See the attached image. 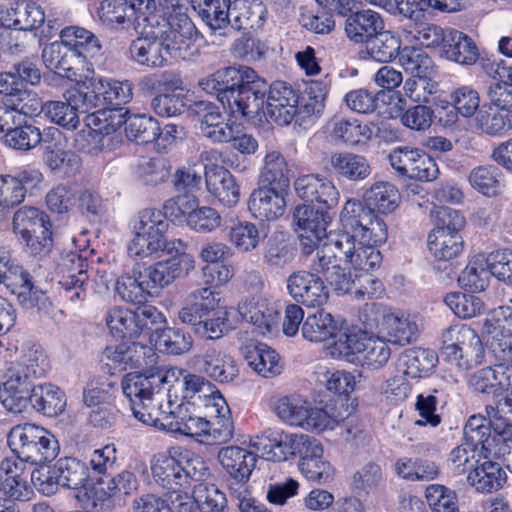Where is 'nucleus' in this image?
<instances>
[{
  "instance_id": "obj_1",
  "label": "nucleus",
  "mask_w": 512,
  "mask_h": 512,
  "mask_svg": "<svg viewBox=\"0 0 512 512\" xmlns=\"http://www.w3.org/2000/svg\"><path fill=\"white\" fill-rule=\"evenodd\" d=\"M343 227L344 264L368 272L382 263L383 257L378 246L388 237L387 226L382 218L356 199H349L340 213Z\"/></svg>"
},
{
  "instance_id": "obj_2",
  "label": "nucleus",
  "mask_w": 512,
  "mask_h": 512,
  "mask_svg": "<svg viewBox=\"0 0 512 512\" xmlns=\"http://www.w3.org/2000/svg\"><path fill=\"white\" fill-rule=\"evenodd\" d=\"M166 376L129 373L121 381L124 396L128 399L133 416L141 423L156 427L166 410L163 402L168 394L164 391Z\"/></svg>"
},
{
  "instance_id": "obj_3",
  "label": "nucleus",
  "mask_w": 512,
  "mask_h": 512,
  "mask_svg": "<svg viewBox=\"0 0 512 512\" xmlns=\"http://www.w3.org/2000/svg\"><path fill=\"white\" fill-rule=\"evenodd\" d=\"M168 228L169 222L161 210H141L133 225L134 236L128 244V254L132 257L147 258L161 251H183L185 244L181 239L167 240Z\"/></svg>"
},
{
  "instance_id": "obj_4",
  "label": "nucleus",
  "mask_w": 512,
  "mask_h": 512,
  "mask_svg": "<svg viewBox=\"0 0 512 512\" xmlns=\"http://www.w3.org/2000/svg\"><path fill=\"white\" fill-rule=\"evenodd\" d=\"M272 410L285 424L311 432L332 430L343 419L329 405L319 407L299 394L282 395L272 401Z\"/></svg>"
},
{
  "instance_id": "obj_5",
  "label": "nucleus",
  "mask_w": 512,
  "mask_h": 512,
  "mask_svg": "<svg viewBox=\"0 0 512 512\" xmlns=\"http://www.w3.org/2000/svg\"><path fill=\"white\" fill-rule=\"evenodd\" d=\"M7 441L13 454L33 465L51 462L59 451L58 441L51 433L30 423L14 426Z\"/></svg>"
},
{
  "instance_id": "obj_6",
  "label": "nucleus",
  "mask_w": 512,
  "mask_h": 512,
  "mask_svg": "<svg viewBox=\"0 0 512 512\" xmlns=\"http://www.w3.org/2000/svg\"><path fill=\"white\" fill-rule=\"evenodd\" d=\"M360 319L371 334L381 335L388 343L405 346L418 337L419 326L414 318L395 314L381 304L366 305Z\"/></svg>"
},
{
  "instance_id": "obj_7",
  "label": "nucleus",
  "mask_w": 512,
  "mask_h": 512,
  "mask_svg": "<svg viewBox=\"0 0 512 512\" xmlns=\"http://www.w3.org/2000/svg\"><path fill=\"white\" fill-rule=\"evenodd\" d=\"M195 407L196 405L189 401L175 404L171 399V394H168V410L164 412L156 428L193 438L208 436L211 430V421L207 419V415H197Z\"/></svg>"
},
{
  "instance_id": "obj_8",
  "label": "nucleus",
  "mask_w": 512,
  "mask_h": 512,
  "mask_svg": "<svg viewBox=\"0 0 512 512\" xmlns=\"http://www.w3.org/2000/svg\"><path fill=\"white\" fill-rule=\"evenodd\" d=\"M218 460L226 473V486L231 496H240L249 488L250 477L256 468V453L240 446L222 447Z\"/></svg>"
},
{
  "instance_id": "obj_9",
  "label": "nucleus",
  "mask_w": 512,
  "mask_h": 512,
  "mask_svg": "<svg viewBox=\"0 0 512 512\" xmlns=\"http://www.w3.org/2000/svg\"><path fill=\"white\" fill-rule=\"evenodd\" d=\"M156 36L162 38L168 59L192 60L199 54L198 31L191 19L163 22L157 25Z\"/></svg>"
},
{
  "instance_id": "obj_10",
  "label": "nucleus",
  "mask_w": 512,
  "mask_h": 512,
  "mask_svg": "<svg viewBox=\"0 0 512 512\" xmlns=\"http://www.w3.org/2000/svg\"><path fill=\"white\" fill-rule=\"evenodd\" d=\"M388 159L398 174L411 179L433 181L439 172L436 162L418 148L397 147L389 153Z\"/></svg>"
},
{
  "instance_id": "obj_11",
  "label": "nucleus",
  "mask_w": 512,
  "mask_h": 512,
  "mask_svg": "<svg viewBox=\"0 0 512 512\" xmlns=\"http://www.w3.org/2000/svg\"><path fill=\"white\" fill-rule=\"evenodd\" d=\"M286 282L289 295L306 307H321L329 299V290L323 279L311 271H295Z\"/></svg>"
},
{
  "instance_id": "obj_12",
  "label": "nucleus",
  "mask_w": 512,
  "mask_h": 512,
  "mask_svg": "<svg viewBox=\"0 0 512 512\" xmlns=\"http://www.w3.org/2000/svg\"><path fill=\"white\" fill-rule=\"evenodd\" d=\"M194 364L201 373L219 384L234 383L240 374L235 358L217 347L207 348L196 355Z\"/></svg>"
},
{
  "instance_id": "obj_13",
  "label": "nucleus",
  "mask_w": 512,
  "mask_h": 512,
  "mask_svg": "<svg viewBox=\"0 0 512 512\" xmlns=\"http://www.w3.org/2000/svg\"><path fill=\"white\" fill-rule=\"evenodd\" d=\"M139 37L132 41L130 54L139 65L156 68L167 64V51L160 36H156L157 25H143V28L135 30Z\"/></svg>"
},
{
  "instance_id": "obj_14",
  "label": "nucleus",
  "mask_w": 512,
  "mask_h": 512,
  "mask_svg": "<svg viewBox=\"0 0 512 512\" xmlns=\"http://www.w3.org/2000/svg\"><path fill=\"white\" fill-rule=\"evenodd\" d=\"M298 103L297 91L285 82L276 81L269 87L265 116L279 126H286L296 117Z\"/></svg>"
},
{
  "instance_id": "obj_15",
  "label": "nucleus",
  "mask_w": 512,
  "mask_h": 512,
  "mask_svg": "<svg viewBox=\"0 0 512 512\" xmlns=\"http://www.w3.org/2000/svg\"><path fill=\"white\" fill-rule=\"evenodd\" d=\"M297 195L305 202L322 205V208L335 207L340 194L334 183L319 174H307L298 177L294 182Z\"/></svg>"
},
{
  "instance_id": "obj_16",
  "label": "nucleus",
  "mask_w": 512,
  "mask_h": 512,
  "mask_svg": "<svg viewBox=\"0 0 512 512\" xmlns=\"http://www.w3.org/2000/svg\"><path fill=\"white\" fill-rule=\"evenodd\" d=\"M61 269L64 275L59 284L64 289L65 297L72 302L83 301L86 297L84 286L89 278L86 258L70 252L62 259Z\"/></svg>"
},
{
  "instance_id": "obj_17",
  "label": "nucleus",
  "mask_w": 512,
  "mask_h": 512,
  "mask_svg": "<svg viewBox=\"0 0 512 512\" xmlns=\"http://www.w3.org/2000/svg\"><path fill=\"white\" fill-rule=\"evenodd\" d=\"M283 189L261 185L255 189L248 199V210L251 215L261 221L279 218L285 211Z\"/></svg>"
},
{
  "instance_id": "obj_18",
  "label": "nucleus",
  "mask_w": 512,
  "mask_h": 512,
  "mask_svg": "<svg viewBox=\"0 0 512 512\" xmlns=\"http://www.w3.org/2000/svg\"><path fill=\"white\" fill-rule=\"evenodd\" d=\"M190 267H192L191 261L188 262L186 257H172L146 267L141 271V278L146 281V286L151 292L153 289L169 286L176 279L187 274Z\"/></svg>"
},
{
  "instance_id": "obj_19",
  "label": "nucleus",
  "mask_w": 512,
  "mask_h": 512,
  "mask_svg": "<svg viewBox=\"0 0 512 512\" xmlns=\"http://www.w3.org/2000/svg\"><path fill=\"white\" fill-rule=\"evenodd\" d=\"M231 0H199V15L211 29L213 44H222L230 36L229 17Z\"/></svg>"
},
{
  "instance_id": "obj_20",
  "label": "nucleus",
  "mask_w": 512,
  "mask_h": 512,
  "mask_svg": "<svg viewBox=\"0 0 512 512\" xmlns=\"http://www.w3.org/2000/svg\"><path fill=\"white\" fill-rule=\"evenodd\" d=\"M32 380L8 369V377L0 389V401L12 413H21L31 404Z\"/></svg>"
},
{
  "instance_id": "obj_21",
  "label": "nucleus",
  "mask_w": 512,
  "mask_h": 512,
  "mask_svg": "<svg viewBox=\"0 0 512 512\" xmlns=\"http://www.w3.org/2000/svg\"><path fill=\"white\" fill-rule=\"evenodd\" d=\"M346 17L345 33L357 44L366 45L385 26L381 15L370 9L352 11Z\"/></svg>"
},
{
  "instance_id": "obj_22",
  "label": "nucleus",
  "mask_w": 512,
  "mask_h": 512,
  "mask_svg": "<svg viewBox=\"0 0 512 512\" xmlns=\"http://www.w3.org/2000/svg\"><path fill=\"white\" fill-rule=\"evenodd\" d=\"M344 263L343 234L330 232L311 261V272L325 277Z\"/></svg>"
},
{
  "instance_id": "obj_23",
  "label": "nucleus",
  "mask_w": 512,
  "mask_h": 512,
  "mask_svg": "<svg viewBox=\"0 0 512 512\" xmlns=\"http://www.w3.org/2000/svg\"><path fill=\"white\" fill-rule=\"evenodd\" d=\"M208 191L222 204L235 206L240 199V188L234 176L225 168L214 166L205 172Z\"/></svg>"
},
{
  "instance_id": "obj_24",
  "label": "nucleus",
  "mask_w": 512,
  "mask_h": 512,
  "mask_svg": "<svg viewBox=\"0 0 512 512\" xmlns=\"http://www.w3.org/2000/svg\"><path fill=\"white\" fill-rule=\"evenodd\" d=\"M201 114L200 132L213 143H227L232 138V125L212 103L200 101L196 104Z\"/></svg>"
},
{
  "instance_id": "obj_25",
  "label": "nucleus",
  "mask_w": 512,
  "mask_h": 512,
  "mask_svg": "<svg viewBox=\"0 0 512 512\" xmlns=\"http://www.w3.org/2000/svg\"><path fill=\"white\" fill-rule=\"evenodd\" d=\"M266 92L267 89H233L229 94L230 101L226 106L230 109L231 114L235 117L243 116L252 119L260 115L265 116Z\"/></svg>"
},
{
  "instance_id": "obj_26",
  "label": "nucleus",
  "mask_w": 512,
  "mask_h": 512,
  "mask_svg": "<svg viewBox=\"0 0 512 512\" xmlns=\"http://www.w3.org/2000/svg\"><path fill=\"white\" fill-rule=\"evenodd\" d=\"M102 78L92 77L86 82L77 84L64 93L67 101L75 108L77 114L88 113L92 109L104 106L101 96L103 91Z\"/></svg>"
},
{
  "instance_id": "obj_27",
  "label": "nucleus",
  "mask_w": 512,
  "mask_h": 512,
  "mask_svg": "<svg viewBox=\"0 0 512 512\" xmlns=\"http://www.w3.org/2000/svg\"><path fill=\"white\" fill-rule=\"evenodd\" d=\"M178 460V451H175L174 455L159 454L155 456L151 466L155 483L174 493L183 487V468Z\"/></svg>"
},
{
  "instance_id": "obj_28",
  "label": "nucleus",
  "mask_w": 512,
  "mask_h": 512,
  "mask_svg": "<svg viewBox=\"0 0 512 512\" xmlns=\"http://www.w3.org/2000/svg\"><path fill=\"white\" fill-rule=\"evenodd\" d=\"M238 311L245 321L252 323L263 333L271 332L279 320L276 306L265 299L246 300L239 304Z\"/></svg>"
},
{
  "instance_id": "obj_29",
  "label": "nucleus",
  "mask_w": 512,
  "mask_h": 512,
  "mask_svg": "<svg viewBox=\"0 0 512 512\" xmlns=\"http://www.w3.org/2000/svg\"><path fill=\"white\" fill-rule=\"evenodd\" d=\"M265 13L264 5L258 0L231 1L229 29L231 31L260 27Z\"/></svg>"
},
{
  "instance_id": "obj_30",
  "label": "nucleus",
  "mask_w": 512,
  "mask_h": 512,
  "mask_svg": "<svg viewBox=\"0 0 512 512\" xmlns=\"http://www.w3.org/2000/svg\"><path fill=\"white\" fill-rule=\"evenodd\" d=\"M329 164L335 175L349 181H362L371 174L370 163L359 154L336 152L331 154Z\"/></svg>"
},
{
  "instance_id": "obj_31",
  "label": "nucleus",
  "mask_w": 512,
  "mask_h": 512,
  "mask_svg": "<svg viewBox=\"0 0 512 512\" xmlns=\"http://www.w3.org/2000/svg\"><path fill=\"white\" fill-rule=\"evenodd\" d=\"M31 405L45 416L55 417L61 414L66 406L64 392L51 383L33 386Z\"/></svg>"
},
{
  "instance_id": "obj_32",
  "label": "nucleus",
  "mask_w": 512,
  "mask_h": 512,
  "mask_svg": "<svg viewBox=\"0 0 512 512\" xmlns=\"http://www.w3.org/2000/svg\"><path fill=\"white\" fill-rule=\"evenodd\" d=\"M442 48L448 59L464 65L474 64L479 56L474 41L465 33L455 29L446 30V39Z\"/></svg>"
},
{
  "instance_id": "obj_33",
  "label": "nucleus",
  "mask_w": 512,
  "mask_h": 512,
  "mask_svg": "<svg viewBox=\"0 0 512 512\" xmlns=\"http://www.w3.org/2000/svg\"><path fill=\"white\" fill-rule=\"evenodd\" d=\"M506 478V472L500 464L492 461L477 464L467 475L468 483L481 493L497 491L502 488Z\"/></svg>"
},
{
  "instance_id": "obj_34",
  "label": "nucleus",
  "mask_w": 512,
  "mask_h": 512,
  "mask_svg": "<svg viewBox=\"0 0 512 512\" xmlns=\"http://www.w3.org/2000/svg\"><path fill=\"white\" fill-rule=\"evenodd\" d=\"M365 205L359 201L364 208L374 213H391L399 204L400 195L396 186L390 182L379 181L374 183L363 195Z\"/></svg>"
},
{
  "instance_id": "obj_35",
  "label": "nucleus",
  "mask_w": 512,
  "mask_h": 512,
  "mask_svg": "<svg viewBox=\"0 0 512 512\" xmlns=\"http://www.w3.org/2000/svg\"><path fill=\"white\" fill-rule=\"evenodd\" d=\"M49 367L47 357L40 346L26 343L19 358L10 366L14 372L31 380L43 376Z\"/></svg>"
},
{
  "instance_id": "obj_36",
  "label": "nucleus",
  "mask_w": 512,
  "mask_h": 512,
  "mask_svg": "<svg viewBox=\"0 0 512 512\" xmlns=\"http://www.w3.org/2000/svg\"><path fill=\"white\" fill-rule=\"evenodd\" d=\"M244 356L248 365L263 377L277 375L281 372L279 355L264 343L247 345Z\"/></svg>"
},
{
  "instance_id": "obj_37",
  "label": "nucleus",
  "mask_w": 512,
  "mask_h": 512,
  "mask_svg": "<svg viewBox=\"0 0 512 512\" xmlns=\"http://www.w3.org/2000/svg\"><path fill=\"white\" fill-rule=\"evenodd\" d=\"M370 330L366 329H346L344 331L338 328L334 343L329 347V353L334 358L344 359L353 362L355 356L361 353L367 334Z\"/></svg>"
},
{
  "instance_id": "obj_38",
  "label": "nucleus",
  "mask_w": 512,
  "mask_h": 512,
  "mask_svg": "<svg viewBox=\"0 0 512 512\" xmlns=\"http://www.w3.org/2000/svg\"><path fill=\"white\" fill-rule=\"evenodd\" d=\"M60 38L72 51L85 60L99 55L101 44L99 39L90 31L81 27H66L61 31Z\"/></svg>"
},
{
  "instance_id": "obj_39",
  "label": "nucleus",
  "mask_w": 512,
  "mask_h": 512,
  "mask_svg": "<svg viewBox=\"0 0 512 512\" xmlns=\"http://www.w3.org/2000/svg\"><path fill=\"white\" fill-rule=\"evenodd\" d=\"M293 220L300 231L305 233H316L326 235L327 227L331 223V216L328 209L315 208L311 205H299L293 213Z\"/></svg>"
},
{
  "instance_id": "obj_40",
  "label": "nucleus",
  "mask_w": 512,
  "mask_h": 512,
  "mask_svg": "<svg viewBox=\"0 0 512 512\" xmlns=\"http://www.w3.org/2000/svg\"><path fill=\"white\" fill-rule=\"evenodd\" d=\"M337 331V322L324 310L308 315L301 328L303 337L310 342L326 341L337 336Z\"/></svg>"
},
{
  "instance_id": "obj_41",
  "label": "nucleus",
  "mask_w": 512,
  "mask_h": 512,
  "mask_svg": "<svg viewBox=\"0 0 512 512\" xmlns=\"http://www.w3.org/2000/svg\"><path fill=\"white\" fill-rule=\"evenodd\" d=\"M428 249L436 260L448 261L462 252L463 240L460 234L433 229L428 235Z\"/></svg>"
},
{
  "instance_id": "obj_42",
  "label": "nucleus",
  "mask_w": 512,
  "mask_h": 512,
  "mask_svg": "<svg viewBox=\"0 0 512 512\" xmlns=\"http://www.w3.org/2000/svg\"><path fill=\"white\" fill-rule=\"evenodd\" d=\"M135 310L122 306L111 307L105 316L110 333L117 339L138 338V328L135 322Z\"/></svg>"
},
{
  "instance_id": "obj_43",
  "label": "nucleus",
  "mask_w": 512,
  "mask_h": 512,
  "mask_svg": "<svg viewBox=\"0 0 512 512\" xmlns=\"http://www.w3.org/2000/svg\"><path fill=\"white\" fill-rule=\"evenodd\" d=\"M288 174V165L283 155L279 151H270L264 158V167L260 174V185L284 190L289 186Z\"/></svg>"
},
{
  "instance_id": "obj_44",
  "label": "nucleus",
  "mask_w": 512,
  "mask_h": 512,
  "mask_svg": "<svg viewBox=\"0 0 512 512\" xmlns=\"http://www.w3.org/2000/svg\"><path fill=\"white\" fill-rule=\"evenodd\" d=\"M56 472L61 486L69 489L85 488L89 482V468L76 458H61L56 462Z\"/></svg>"
},
{
  "instance_id": "obj_45",
  "label": "nucleus",
  "mask_w": 512,
  "mask_h": 512,
  "mask_svg": "<svg viewBox=\"0 0 512 512\" xmlns=\"http://www.w3.org/2000/svg\"><path fill=\"white\" fill-rule=\"evenodd\" d=\"M13 229L21 237L39 233H46L50 228L47 215L35 207L24 206L18 209L13 216Z\"/></svg>"
},
{
  "instance_id": "obj_46",
  "label": "nucleus",
  "mask_w": 512,
  "mask_h": 512,
  "mask_svg": "<svg viewBox=\"0 0 512 512\" xmlns=\"http://www.w3.org/2000/svg\"><path fill=\"white\" fill-rule=\"evenodd\" d=\"M294 258L295 248L283 235H273L267 240L263 253V263L270 269H283Z\"/></svg>"
},
{
  "instance_id": "obj_47",
  "label": "nucleus",
  "mask_w": 512,
  "mask_h": 512,
  "mask_svg": "<svg viewBox=\"0 0 512 512\" xmlns=\"http://www.w3.org/2000/svg\"><path fill=\"white\" fill-rule=\"evenodd\" d=\"M401 49L400 38L393 32L385 30V27L366 44L367 53L371 58L382 63L398 57Z\"/></svg>"
},
{
  "instance_id": "obj_48",
  "label": "nucleus",
  "mask_w": 512,
  "mask_h": 512,
  "mask_svg": "<svg viewBox=\"0 0 512 512\" xmlns=\"http://www.w3.org/2000/svg\"><path fill=\"white\" fill-rule=\"evenodd\" d=\"M490 273L485 264V256L473 257L458 276L459 285L465 290L476 293L484 291L489 285Z\"/></svg>"
},
{
  "instance_id": "obj_49",
  "label": "nucleus",
  "mask_w": 512,
  "mask_h": 512,
  "mask_svg": "<svg viewBox=\"0 0 512 512\" xmlns=\"http://www.w3.org/2000/svg\"><path fill=\"white\" fill-rule=\"evenodd\" d=\"M115 290L123 301L134 305L144 304L151 295L146 281L141 278V271L121 275L116 281Z\"/></svg>"
},
{
  "instance_id": "obj_50",
  "label": "nucleus",
  "mask_w": 512,
  "mask_h": 512,
  "mask_svg": "<svg viewBox=\"0 0 512 512\" xmlns=\"http://www.w3.org/2000/svg\"><path fill=\"white\" fill-rule=\"evenodd\" d=\"M100 21L110 29L134 28L133 19L125 0H103L98 9Z\"/></svg>"
},
{
  "instance_id": "obj_51",
  "label": "nucleus",
  "mask_w": 512,
  "mask_h": 512,
  "mask_svg": "<svg viewBox=\"0 0 512 512\" xmlns=\"http://www.w3.org/2000/svg\"><path fill=\"white\" fill-rule=\"evenodd\" d=\"M438 363L435 351L425 348H413L404 352L403 364L405 375L412 378L422 377L430 373Z\"/></svg>"
},
{
  "instance_id": "obj_52",
  "label": "nucleus",
  "mask_w": 512,
  "mask_h": 512,
  "mask_svg": "<svg viewBox=\"0 0 512 512\" xmlns=\"http://www.w3.org/2000/svg\"><path fill=\"white\" fill-rule=\"evenodd\" d=\"M482 332L491 337L490 350L500 363L512 361V331L510 329L501 328L497 322L486 319Z\"/></svg>"
},
{
  "instance_id": "obj_53",
  "label": "nucleus",
  "mask_w": 512,
  "mask_h": 512,
  "mask_svg": "<svg viewBox=\"0 0 512 512\" xmlns=\"http://www.w3.org/2000/svg\"><path fill=\"white\" fill-rule=\"evenodd\" d=\"M375 334V336L367 334L360 353L362 355V366L371 370L384 367L391 357V349L388 346V342L381 335Z\"/></svg>"
},
{
  "instance_id": "obj_54",
  "label": "nucleus",
  "mask_w": 512,
  "mask_h": 512,
  "mask_svg": "<svg viewBox=\"0 0 512 512\" xmlns=\"http://www.w3.org/2000/svg\"><path fill=\"white\" fill-rule=\"evenodd\" d=\"M332 136L347 145L366 143L373 136L371 127L358 120L338 119L333 123Z\"/></svg>"
},
{
  "instance_id": "obj_55",
  "label": "nucleus",
  "mask_w": 512,
  "mask_h": 512,
  "mask_svg": "<svg viewBox=\"0 0 512 512\" xmlns=\"http://www.w3.org/2000/svg\"><path fill=\"white\" fill-rule=\"evenodd\" d=\"M27 193L20 179L11 174H0V221L3 220L10 209L21 204Z\"/></svg>"
},
{
  "instance_id": "obj_56",
  "label": "nucleus",
  "mask_w": 512,
  "mask_h": 512,
  "mask_svg": "<svg viewBox=\"0 0 512 512\" xmlns=\"http://www.w3.org/2000/svg\"><path fill=\"white\" fill-rule=\"evenodd\" d=\"M399 64L411 77L431 76L433 60L421 48L405 46L398 54Z\"/></svg>"
},
{
  "instance_id": "obj_57",
  "label": "nucleus",
  "mask_w": 512,
  "mask_h": 512,
  "mask_svg": "<svg viewBox=\"0 0 512 512\" xmlns=\"http://www.w3.org/2000/svg\"><path fill=\"white\" fill-rule=\"evenodd\" d=\"M124 124L126 136L137 144L153 143L159 131L158 121L151 116H130Z\"/></svg>"
},
{
  "instance_id": "obj_58",
  "label": "nucleus",
  "mask_w": 512,
  "mask_h": 512,
  "mask_svg": "<svg viewBox=\"0 0 512 512\" xmlns=\"http://www.w3.org/2000/svg\"><path fill=\"white\" fill-rule=\"evenodd\" d=\"M155 345L161 352L180 355L188 352L192 345L191 335L179 328H163L155 339Z\"/></svg>"
},
{
  "instance_id": "obj_59",
  "label": "nucleus",
  "mask_w": 512,
  "mask_h": 512,
  "mask_svg": "<svg viewBox=\"0 0 512 512\" xmlns=\"http://www.w3.org/2000/svg\"><path fill=\"white\" fill-rule=\"evenodd\" d=\"M472 328L464 324H455L446 328L440 337V356L442 359L451 365L457 359V354L460 351L467 336Z\"/></svg>"
},
{
  "instance_id": "obj_60",
  "label": "nucleus",
  "mask_w": 512,
  "mask_h": 512,
  "mask_svg": "<svg viewBox=\"0 0 512 512\" xmlns=\"http://www.w3.org/2000/svg\"><path fill=\"white\" fill-rule=\"evenodd\" d=\"M476 122L482 132L494 136L512 129V114L483 106L477 113Z\"/></svg>"
},
{
  "instance_id": "obj_61",
  "label": "nucleus",
  "mask_w": 512,
  "mask_h": 512,
  "mask_svg": "<svg viewBox=\"0 0 512 512\" xmlns=\"http://www.w3.org/2000/svg\"><path fill=\"white\" fill-rule=\"evenodd\" d=\"M5 144L13 149L27 151L41 142L40 129L32 124L17 120L9 133L4 136Z\"/></svg>"
},
{
  "instance_id": "obj_62",
  "label": "nucleus",
  "mask_w": 512,
  "mask_h": 512,
  "mask_svg": "<svg viewBox=\"0 0 512 512\" xmlns=\"http://www.w3.org/2000/svg\"><path fill=\"white\" fill-rule=\"evenodd\" d=\"M13 26L18 30H33L38 28L45 20L42 8L33 3H17L15 8L8 12Z\"/></svg>"
},
{
  "instance_id": "obj_63",
  "label": "nucleus",
  "mask_w": 512,
  "mask_h": 512,
  "mask_svg": "<svg viewBox=\"0 0 512 512\" xmlns=\"http://www.w3.org/2000/svg\"><path fill=\"white\" fill-rule=\"evenodd\" d=\"M169 161L162 157L141 160L136 168L135 175L146 185H158L170 175Z\"/></svg>"
},
{
  "instance_id": "obj_64",
  "label": "nucleus",
  "mask_w": 512,
  "mask_h": 512,
  "mask_svg": "<svg viewBox=\"0 0 512 512\" xmlns=\"http://www.w3.org/2000/svg\"><path fill=\"white\" fill-rule=\"evenodd\" d=\"M230 243L242 253L256 249L260 243V231L256 224L244 221L233 225L227 235Z\"/></svg>"
}]
</instances>
